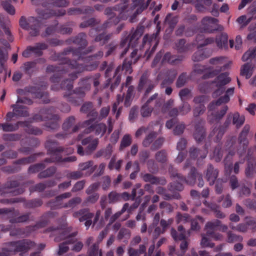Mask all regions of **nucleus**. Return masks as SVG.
Masks as SVG:
<instances>
[{"instance_id":"obj_1","label":"nucleus","mask_w":256,"mask_h":256,"mask_svg":"<svg viewBox=\"0 0 256 256\" xmlns=\"http://www.w3.org/2000/svg\"><path fill=\"white\" fill-rule=\"evenodd\" d=\"M167 188L172 194L166 192V189L162 186L157 187L156 192L162 196L164 200H166L181 199V196L178 192L184 189V186L182 183L178 182H170L168 185Z\"/></svg>"},{"instance_id":"obj_2","label":"nucleus","mask_w":256,"mask_h":256,"mask_svg":"<svg viewBox=\"0 0 256 256\" xmlns=\"http://www.w3.org/2000/svg\"><path fill=\"white\" fill-rule=\"evenodd\" d=\"M100 214V210H98L96 212L94 220H92V218L94 217V214L90 212L88 208H84L74 212L72 216L75 218H78L80 222L86 221L84 226L87 228H88L91 225L92 226V227L94 226L99 220Z\"/></svg>"},{"instance_id":"obj_3","label":"nucleus","mask_w":256,"mask_h":256,"mask_svg":"<svg viewBox=\"0 0 256 256\" xmlns=\"http://www.w3.org/2000/svg\"><path fill=\"white\" fill-rule=\"evenodd\" d=\"M82 145L78 144L77 154L80 156L92 154L96 149L98 144V140L90 136L83 138L81 141Z\"/></svg>"},{"instance_id":"obj_4","label":"nucleus","mask_w":256,"mask_h":256,"mask_svg":"<svg viewBox=\"0 0 256 256\" xmlns=\"http://www.w3.org/2000/svg\"><path fill=\"white\" fill-rule=\"evenodd\" d=\"M156 86L154 82L150 80V74L147 72H144L140 78L138 84L137 86V90L141 92L145 89L142 99L146 98L150 93Z\"/></svg>"},{"instance_id":"obj_5","label":"nucleus","mask_w":256,"mask_h":256,"mask_svg":"<svg viewBox=\"0 0 256 256\" xmlns=\"http://www.w3.org/2000/svg\"><path fill=\"white\" fill-rule=\"evenodd\" d=\"M138 50H134L130 54V56L126 58L122 65H120L116 70V74L120 71L124 70L126 74H130L133 70L132 65L136 64L140 56L138 54Z\"/></svg>"},{"instance_id":"obj_6","label":"nucleus","mask_w":256,"mask_h":256,"mask_svg":"<svg viewBox=\"0 0 256 256\" xmlns=\"http://www.w3.org/2000/svg\"><path fill=\"white\" fill-rule=\"evenodd\" d=\"M218 20L210 16H206L201 20V30L202 32L212 34L215 31H222L224 27L218 24Z\"/></svg>"},{"instance_id":"obj_7","label":"nucleus","mask_w":256,"mask_h":256,"mask_svg":"<svg viewBox=\"0 0 256 256\" xmlns=\"http://www.w3.org/2000/svg\"><path fill=\"white\" fill-rule=\"evenodd\" d=\"M230 64H224L220 70H212L210 67L206 68L204 66L199 64H195L193 67V72L198 74H204L202 78L203 79H208L213 78L217 75L220 72L224 70Z\"/></svg>"},{"instance_id":"obj_8","label":"nucleus","mask_w":256,"mask_h":256,"mask_svg":"<svg viewBox=\"0 0 256 256\" xmlns=\"http://www.w3.org/2000/svg\"><path fill=\"white\" fill-rule=\"evenodd\" d=\"M196 183L199 188L204 186V182L202 174L195 166H192L188 174L186 184L190 186H194Z\"/></svg>"},{"instance_id":"obj_9","label":"nucleus","mask_w":256,"mask_h":256,"mask_svg":"<svg viewBox=\"0 0 256 256\" xmlns=\"http://www.w3.org/2000/svg\"><path fill=\"white\" fill-rule=\"evenodd\" d=\"M35 246L34 242L29 240L13 242L10 244V248H7L8 254H15L18 252H26Z\"/></svg>"},{"instance_id":"obj_10","label":"nucleus","mask_w":256,"mask_h":256,"mask_svg":"<svg viewBox=\"0 0 256 256\" xmlns=\"http://www.w3.org/2000/svg\"><path fill=\"white\" fill-rule=\"evenodd\" d=\"M205 178L208 182L210 186H213L217 180L218 176L219 171L212 164H208L206 170H204Z\"/></svg>"},{"instance_id":"obj_11","label":"nucleus","mask_w":256,"mask_h":256,"mask_svg":"<svg viewBox=\"0 0 256 256\" xmlns=\"http://www.w3.org/2000/svg\"><path fill=\"white\" fill-rule=\"evenodd\" d=\"M234 88H228L226 91L224 96H220L216 100H213L210 103L208 106V110L212 111L216 109V107L220 106L222 104H226L230 101L229 96L232 95L234 92Z\"/></svg>"},{"instance_id":"obj_12","label":"nucleus","mask_w":256,"mask_h":256,"mask_svg":"<svg viewBox=\"0 0 256 256\" xmlns=\"http://www.w3.org/2000/svg\"><path fill=\"white\" fill-rule=\"evenodd\" d=\"M144 27L138 25L135 30L134 28L131 30L130 33H128L129 38L128 46H136L138 44V40L141 37L144 32Z\"/></svg>"},{"instance_id":"obj_13","label":"nucleus","mask_w":256,"mask_h":256,"mask_svg":"<svg viewBox=\"0 0 256 256\" xmlns=\"http://www.w3.org/2000/svg\"><path fill=\"white\" fill-rule=\"evenodd\" d=\"M6 192L12 194L13 196H17L24 192V188L20 186V183L16 180L8 182L4 186Z\"/></svg>"},{"instance_id":"obj_14","label":"nucleus","mask_w":256,"mask_h":256,"mask_svg":"<svg viewBox=\"0 0 256 256\" xmlns=\"http://www.w3.org/2000/svg\"><path fill=\"white\" fill-rule=\"evenodd\" d=\"M203 124L204 121L201 119H197L196 121L193 136L198 142H202L206 137V131L203 127Z\"/></svg>"},{"instance_id":"obj_15","label":"nucleus","mask_w":256,"mask_h":256,"mask_svg":"<svg viewBox=\"0 0 256 256\" xmlns=\"http://www.w3.org/2000/svg\"><path fill=\"white\" fill-rule=\"evenodd\" d=\"M39 17L43 19H48L52 16H63L66 14V10H36Z\"/></svg>"},{"instance_id":"obj_16","label":"nucleus","mask_w":256,"mask_h":256,"mask_svg":"<svg viewBox=\"0 0 256 256\" xmlns=\"http://www.w3.org/2000/svg\"><path fill=\"white\" fill-rule=\"evenodd\" d=\"M141 177L144 182L152 184L164 186L166 184V180L164 178L156 176L152 173L142 174Z\"/></svg>"},{"instance_id":"obj_17","label":"nucleus","mask_w":256,"mask_h":256,"mask_svg":"<svg viewBox=\"0 0 256 256\" xmlns=\"http://www.w3.org/2000/svg\"><path fill=\"white\" fill-rule=\"evenodd\" d=\"M72 196V194L70 192L63 193L56 196L54 199L50 200L47 204L49 206L54 209L64 208L62 206L64 204L62 203V200L64 199L70 198Z\"/></svg>"},{"instance_id":"obj_18","label":"nucleus","mask_w":256,"mask_h":256,"mask_svg":"<svg viewBox=\"0 0 256 256\" xmlns=\"http://www.w3.org/2000/svg\"><path fill=\"white\" fill-rule=\"evenodd\" d=\"M84 96V92L82 88H76L72 92H66L64 96L72 103L76 104L78 100L76 98H80Z\"/></svg>"},{"instance_id":"obj_19","label":"nucleus","mask_w":256,"mask_h":256,"mask_svg":"<svg viewBox=\"0 0 256 256\" xmlns=\"http://www.w3.org/2000/svg\"><path fill=\"white\" fill-rule=\"evenodd\" d=\"M50 121L46 122L44 126L47 131L51 132L57 130L60 128V116L57 114L52 115L50 118Z\"/></svg>"},{"instance_id":"obj_20","label":"nucleus","mask_w":256,"mask_h":256,"mask_svg":"<svg viewBox=\"0 0 256 256\" xmlns=\"http://www.w3.org/2000/svg\"><path fill=\"white\" fill-rule=\"evenodd\" d=\"M94 9L90 6H84L82 8H72L68 10V14L70 16L80 14H92Z\"/></svg>"},{"instance_id":"obj_21","label":"nucleus","mask_w":256,"mask_h":256,"mask_svg":"<svg viewBox=\"0 0 256 256\" xmlns=\"http://www.w3.org/2000/svg\"><path fill=\"white\" fill-rule=\"evenodd\" d=\"M58 142L56 141L48 140L46 144V147L50 154H57L58 153H60L64 151V148L62 146H56Z\"/></svg>"},{"instance_id":"obj_22","label":"nucleus","mask_w":256,"mask_h":256,"mask_svg":"<svg viewBox=\"0 0 256 256\" xmlns=\"http://www.w3.org/2000/svg\"><path fill=\"white\" fill-rule=\"evenodd\" d=\"M254 66L250 63L243 64L240 68V74L244 76L246 79H248L252 74Z\"/></svg>"},{"instance_id":"obj_23","label":"nucleus","mask_w":256,"mask_h":256,"mask_svg":"<svg viewBox=\"0 0 256 256\" xmlns=\"http://www.w3.org/2000/svg\"><path fill=\"white\" fill-rule=\"evenodd\" d=\"M220 224V220H214L213 221L207 222L204 228L206 235L208 234V232H214L218 230L219 228Z\"/></svg>"},{"instance_id":"obj_24","label":"nucleus","mask_w":256,"mask_h":256,"mask_svg":"<svg viewBox=\"0 0 256 256\" xmlns=\"http://www.w3.org/2000/svg\"><path fill=\"white\" fill-rule=\"evenodd\" d=\"M29 22L30 23H32V24L30 28V34L32 36H36L39 34V21L36 18L30 16V17Z\"/></svg>"},{"instance_id":"obj_25","label":"nucleus","mask_w":256,"mask_h":256,"mask_svg":"<svg viewBox=\"0 0 256 256\" xmlns=\"http://www.w3.org/2000/svg\"><path fill=\"white\" fill-rule=\"evenodd\" d=\"M27 124V122H18L13 124L10 123L0 124V128H2L4 132H13L17 130L20 125Z\"/></svg>"},{"instance_id":"obj_26","label":"nucleus","mask_w":256,"mask_h":256,"mask_svg":"<svg viewBox=\"0 0 256 256\" xmlns=\"http://www.w3.org/2000/svg\"><path fill=\"white\" fill-rule=\"evenodd\" d=\"M176 48L180 53L185 52L190 50V44H186L184 39H180L175 44Z\"/></svg>"},{"instance_id":"obj_27","label":"nucleus","mask_w":256,"mask_h":256,"mask_svg":"<svg viewBox=\"0 0 256 256\" xmlns=\"http://www.w3.org/2000/svg\"><path fill=\"white\" fill-rule=\"evenodd\" d=\"M190 156L191 158L195 159L196 158H204L207 154V152H202V150L195 147H192L189 150Z\"/></svg>"},{"instance_id":"obj_28","label":"nucleus","mask_w":256,"mask_h":256,"mask_svg":"<svg viewBox=\"0 0 256 256\" xmlns=\"http://www.w3.org/2000/svg\"><path fill=\"white\" fill-rule=\"evenodd\" d=\"M45 61L44 58H39L34 62H26L24 64V70L26 74H30L32 71V69L36 67V63H44Z\"/></svg>"},{"instance_id":"obj_29","label":"nucleus","mask_w":256,"mask_h":256,"mask_svg":"<svg viewBox=\"0 0 256 256\" xmlns=\"http://www.w3.org/2000/svg\"><path fill=\"white\" fill-rule=\"evenodd\" d=\"M156 160L160 164H165L168 161V154L166 150L157 152L154 154Z\"/></svg>"},{"instance_id":"obj_30","label":"nucleus","mask_w":256,"mask_h":256,"mask_svg":"<svg viewBox=\"0 0 256 256\" xmlns=\"http://www.w3.org/2000/svg\"><path fill=\"white\" fill-rule=\"evenodd\" d=\"M78 167L81 172L90 168V172L88 174V175H90L96 170L97 166L96 165L94 166V162L92 160H88L84 162L80 163Z\"/></svg>"},{"instance_id":"obj_31","label":"nucleus","mask_w":256,"mask_h":256,"mask_svg":"<svg viewBox=\"0 0 256 256\" xmlns=\"http://www.w3.org/2000/svg\"><path fill=\"white\" fill-rule=\"evenodd\" d=\"M13 108L14 112H16V116H28V112L26 110V107L20 104H15L12 106Z\"/></svg>"},{"instance_id":"obj_32","label":"nucleus","mask_w":256,"mask_h":256,"mask_svg":"<svg viewBox=\"0 0 256 256\" xmlns=\"http://www.w3.org/2000/svg\"><path fill=\"white\" fill-rule=\"evenodd\" d=\"M30 212L23 214L15 218H10V222L12 224L26 222L30 220Z\"/></svg>"},{"instance_id":"obj_33","label":"nucleus","mask_w":256,"mask_h":256,"mask_svg":"<svg viewBox=\"0 0 256 256\" xmlns=\"http://www.w3.org/2000/svg\"><path fill=\"white\" fill-rule=\"evenodd\" d=\"M176 74L174 71L172 72L171 74H169L168 77L164 78L162 82L160 85V88H164L172 84L176 78Z\"/></svg>"},{"instance_id":"obj_34","label":"nucleus","mask_w":256,"mask_h":256,"mask_svg":"<svg viewBox=\"0 0 256 256\" xmlns=\"http://www.w3.org/2000/svg\"><path fill=\"white\" fill-rule=\"evenodd\" d=\"M86 37V34L80 32L74 38L73 42L82 47H84L88 44Z\"/></svg>"},{"instance_id":"obj_35","label":"nucleus","mask_w":256,"mask_h":256,"mask_svg":"<svg viewBox=\"0 0 256 256\" xmlns=\"http://www.w3.org/2000/svg\"><path fill=\"white\" fill-rule=\"evenodd\" d=\"M250 127L248 125H246L241 132L238 140L240 143H243L244 148L247 146L248 142L246 140V136L249 132Z\"/></svg>"},{"instance_id":"obj_36","label":"nucleus","mask_w":256,"mask_h":256,"mask_svg":"<svg viewBox=\"0 0 256 256\" xmlns=\"http://www.w3.org/2000/svg\"><path fill=\"white\" fill-rule=\"evenodd\" d=\"M47 45L44 43H37L34 46H30V50L38 56L42 54V50L47 48Z\"/></svg>"},{"instance_id":"obj_37","label":"nucleus","mask_w":256,"mask_h":256,"mask_svg":"<svg viewBox=\"0 0 256 256\" xmlns=\"http://www.w3.org/2000/svg\"><path fill=\"white\" fill-rule=\"evenodd\" d=\"M242 240L243 238L242 236L237 235L230 230L226 232V242L228 243H233L236 242H242Z\"/></svg>"},{"instance_id":"obj_38","label":"nucleus","mask_w":256,"mask_h":256,"mask_svg":"<svg viewBox=\"0 0 256 256\" xmlns=\"http://www.w3.org/2000/svg\"><path fill=\"white\" fill-rule=\"evenodd\" d=\"M222 201V206L224 208H230L232 204V200L230 194L222 196L218 200V202Z\"/></svg>"},{"instance_id":"obj_39","label":"nucleus","mask_w":256,"mask_h":256,"mask_svg":"<svg viewBox=\"0 0 256 256\" xmlns=\"http://www.w3.org/2000/svg\"><path fill=\"white\" fill-rule=\"evenodd\" d=\"M164 22L172 30L178 22V17L177 16H174L171 14H168L166 15Z\"/></svg>"},{"instance_id":"obj_40","label":"nucleus","mask_w":256,"mask_h":256,"mask_svg":"<svg viewBox=\"0 0 256 256\" xmlns=\"http://www.w3.org/2000/svg\"><path fill=\"white\" fill-rule=\"evenodd\" d=\"M157 134L156 132H150L144 139L142 142L143 146L144 148L148 147L151 144H152Z\"/></svg>"},{"instance_id":"obj_41","label":"nucleus","mask_w":256,"mask_h":256,"mask_svg":"<svg viewBox=\"0 0 256 256\" xmlns=\"http://www.w3.org/2000/svg\"><path fill=\"white\" fill-rule=\"evenodd\" d=\"M146 251V246L144 244H140L138 250L132 248L128 249V253L129 256H140V254H144Z\"/></svg>"},{"instance_id":"obj_42","label":"nucleus","mask_w":256,"mask_h":256,"mask_svg":"<svg viewBox=\"0 0 256 256\" xmlns=\"http://www.w3.org/2000/svg\"><path fill=\"white\" fill-rule=\"evenodd\" d=\"M132 137L129 134H124L122 138L120 146V150H122L130 146L132 143Z\"/></svg>"},{"instance_id":"obj_43","label":"nucleus","mask_w":256,"mask_h":256,"mask_svg":"<svg viewBox=\"0 0 256 256\" xmlns=\"http://www.w3.org/2000/svg\"><path fill=\"white\" fill-rule=\"evenodd\" d=\"M56 172V168L54 166H51L40 172L38 174V177L40 179L50 177L55 174Z\"/></svg>"},{"instance_id":"obj_44","label":"nucleus","mask_w":256,"mask_h":256,"mask_svg":"<svg viewBox=\"0 0 256 256\" xmlns=\"http://www.w3.org/2000/svg\"><path fill=\"white\" fill-rule=\"evenodd\" d=\"M208 236L206 235V234H201L202 239L200 240V244L202 248L210 247L212 248L214 247V243L212 242Z\"/></svg>"},{"instance_id":"obj_45","label":"nucleus","mask_w":256,"mask_h":256,"mask_svg":"<svg viewBox=\"0 0 256 256\" xmlns=\"http://www.w3.org/2000/svg\"><path fill=\"white\" fill-rule=\"evenodd\" d=\"M181 242L180 245V252H177L178 256H184L186 250H188L190 244V240L186 238L180 240Z\"/></svg>"},{"instance_id":"obj_46","label":"nucleus","mask_w":256,"mask_h":256,"mask_svg":"<svg viewBox=\"0 0 256 256\" xmlns=\"http://www.w3.org/2000/svg\"><path fill=\"white\" fill-rule=\"evenodd\" d=\"M82 200L80 197H74L70 199L67 202L62 206L64 208H74L81 203Z\"/></svg>"},{"instance_id":"obj_47","label":"nucleus","mask_w":256,"mask_h":256,"mask_svg":"<svg viewBox=\"0 0 256 256\" xmlns=\"http://www.w3.org/2000/svg\"><path fill=\"white\" fill-rule=\"evenodd\" d=\"M227 73H223L219 75L217 77L218 84L217 86L222 87L224 86L229 83L231 79L228 77Z\"/></svg>"},{"instance_id":"obj_48","label":"nucleus","mask_w":256,"mask_h":256,"mask_svg":"<svg viewBox=\"0 0 256 256\" xmlns=\"http://www.w3.org/2000/svg\"><path fill=\"white\" fill-rule=\"evenodd\" d=\"M191 220V216L188 214H181L178 212L176 216V222L177 224L180 223H187L190 222Z\"/></svg>"},{"instance_id":"obj_49","label":"nucleus","mask_w":256,"mask_h":256,"mask_svg":"<svg viewBox=\"0 0 256 256\" xmlns=\"http://www.w3.org/2000/svg\"><path fill=\"white\" fill-rule=\"evenodd\" d=\"M232 124L236 125L237 128H239L244 124V118L243 116L240 117L239 114L238 112L232 113Z\"/></svg>"},{"instance_id":"obj_50","label":"nucleus","mask_w":256,"mask_h":256,"mask_svg":"<svg viewBox=\"0 0 256 256\" xmlns=\"http://www.w3.org/2000/svg\"><path fill=\"white\" fill-rule=\"evenodd\" d=\"M254 173H256V166L249 160L248 162L247 167L246 168L245 174L247 178H252Z\"/></svg>"},{"instance_id":"obj_51","label":"nucleus","mask_w":256,"mask_h":256,"mask_svg":"<svg viewBox=\"0 0 256 256\" xmlns=\"http://www.w3.org/2000/svg\"><path fill=\"white\" fill-rule=\"evenodd\" d=\"M75 117L72 116H70L67 118L64 121L62 125V128L64 130L67 131L68 130H70V128H72V126L75 123Z\"/></svg>"},{"instance_id":"obj_52","label":"nucleus","mask_w":256,"mask_h":256,"mask_svg":"<svg viewBox=\"0 0 256 256\" xmlns=\"http://www.w3.org/2000/svg\"><path fill=\"white\" fill-rule=\"evenodd\" d=\"M234 152H230L228 155L226 156V158L224 160V162L225 163V170L226 172L228 171L229 172H230L232 168V163L231 161L232 156L234 154Z\"/></svg>"},{"instance_id":"obj_53","label":"nucleus","mask_w":256,"mask_h":256,"mask_svg":"<svg viewBox=\"0 0 256 256\" xmlns=\"http://www.w3.org/2000/svg\"><path fill=\"white\" fill-rule=\"evenodd\" d=\"M100 23L98 20L92 18L86 20H85L80 24V27L81 28H86L88 26H93Z\"/></svg>"},{"instance_id":"obj_54","label":"nucleus","mask_w":256,"mask_h":256,"mask_svg":"<svg viewBox=\"0 0 256 256\" xmlns=\"http://www.w3.org/2000/svg\"><path fill=\"white\" fill-rule=\"evenodd\" d=\"M99 198V194L98 193H94L88 196L83 202L84 206H88L90 204H94Z\"/></svg>"},{"instance_id":"obj_55","label":"nucleus","mask_w":256,"mask_h":256,"mask_svg":"<svg viewBox=\"0 0 256 256\" xmlns=\"http://www.w3.org/2000/svg\"><path fill=\"white\" fill-rule=\"evenodd\" d=\"M154 108L145 103L141 108L140 114L143 117H148L150 116Z\"/></svg>"},{"instance_id":"obj_56","label":"nucleus","mask_w":256,"mask_h":256,"mask_svg":"<svg viewBox=\"0 0 256 256\" xmlns=\"http://www.w3.org/2000/svg\"><path fill=\"white\" fill-rule=\"evenodd\" d=\"M83 176L84 174L80 170L68 172L66 175V176L68 178L74 180L81 178L83 177Z\"/></svg>"},{"instance_id":"obj_57","label":"nucleus","mask_w":256,"mask_h":256,"mask_svg":"<svg viewBox=\"0 0 256 256\" xmlns=\"http://www.w3.org/2000/svg\"><path fill=\"white\" fill-rule=\"evenodd\" d=\"M108 202L110 204L120 202V196L118 192L112 191L108 194Z\"/></svg>"},{"instance_id":"obj_58","label":"nucleus","mask_w":256,"mask_h":256,"mask_svg":"<svg viewBox=\"0 0 256 256\" xmlns=\"http://www.w3.org/2000/svg\"><path fill=\"white\" fill-rule=\"evenodd\" d=\"M94 128L96 134H100L101 136H102L104 134L106 130V124L103 123L94 124Z\"/></svg>"},{"instance_id":"obj_59","label":"nucleus","mask_w":256,"mask_h":256,"mask_svg":"<svg viewBox=\"0 0 256 256\" xmlns=\"http://www.w3.org/2000/svg\"><path fill=\"white\" fill-rule=\"evenodd\" d=\"M30 17L28 18H26L24 16H22L20 19L19 24L20 26L24 30H30V28L32 23H30L29 22Z\"/></svg>"},{"instance_id":"obj_60","label":"nucleus","mask_w":256,"mask_h":256,"mask_svg":"<svg viewBox=\"0 0 256 256\" xmlns=\"http://www.w3.org/2000/svg\"><path fill=\"white\" fill-rule=\"evenodd\" d=\"M164 142V139L163 138H158L154 141L152 144L150 148V150L152 151H155L160 148L162 146Z\"/></svg>"},{"instance_id":"obj_61","label":"nucleus","mask_w":256,"mask_h":256,"mask_svg":"<svg viewBox=\"0 0 256 256\" xmlns=\"http://www.w3.org/2000/svg\"><path fill=\"white\" fill-rule=\"evenodd\" d=\"M98 254L99 256H102V250H99L98 244H94L88 250V256H98Z\"/></svg>"},{"instance_id":"obj_62","label":"nucleus","mask_w":256,"mask_h":256,"mask_svg":"<svg viewBox=\"0 0 256 256\" xmlns=\"http://www.w3.org/2000/svg\"><path fill=\"white\" fill-rule=\"evenodd\" d=\"M228 108L227 106H224L220 110H218L214 115V120L216 121L219 122L220 120L226 114Z\"/></svg>"},{"instance_id":"obj_63","label":"nucleus","mask_w":256,"mask_h":256,"mask_svg":"<svg viewBox=\"0 0 256 256\" xmlns=\"http://www.w3.org/2000/svg\"><path fill=\"white\" fill-rule=\"evenodd\" d=\"M228 40V36L226 34H222L218 38H216V42L218 46L222 47L227 44Z\"/></svg>"},{"instance_id":"obj_64","label":"nucleus","mask_w":256,"mask_h":256,"mask_svg":"<svg viewBox=\"0 0 256 256\" xmlns=\"http://www.w3.org/2000/svg\"><path fill=\"white\" fill-rule=\"evenodd\" d=\"M256 56V47L252 49H250L246 52L242 57V60L244 62L247 61L250 58H252Z\"/></svg>"}]
</instances>
